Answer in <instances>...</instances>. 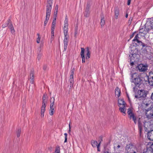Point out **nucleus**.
<instances>
[{
  "mask_svg": "<svg viewBox=\"0 0 153 153\" xmlns=\"http://www.w3.org/2000/svg\"><path fill=\"white\" fill-rule=\"evenodd\" d=\"M143 73H141L137 76V74L136 73L133 74L132 75L131 77L132 79V82L134 83L136 86H137L140 88V86L142 85H143Z\"/></svg>",
  "mask_w": 153,
  "mask_h": 153,
  "instance_id": "f257e3e1",
  "label": "nucleus"
},
{
  "mask_svg": "<svg viewBox=\"0 0 153 153\" xmlns=\"http://www.w3.org/2000/svg\"><path fill=\"white\" fill-rule=\"evenodd\" d=\"M53 0H47V3L46 8V18L44 22V26H45L48 23L50 16L51 10L52 8V1Z\"/></svg>",
  "mask_w": 153,
  "mask_h": 153,
  "instance_id": "f03ea898",
  "label": "nucleus"
},
{
  "mask_svg": "<svg viewBox=\"0 0 153 153\" xmlns=\"http://www.w3.org/2000/svg\"><path fill=\"white\" fill-rule=\"evenodd\" d=\"M129 56L130 57V64L131 66H133L134 64V62L139 60L140 56L138 54L132 53L131 55H129Z\"/></svg>",
  "mask_w": 153,
  "mask_h": 153,
  "instance_id": "7ed1b4c3",
  "label": "nucleus"
},
{
  "mask_svg": "<svg viewBox=\"0 0 153 153\" xmlns=\"http://www.w3.org/2000/svg\"><path fill=\"white\" fill-rule=\"evenodd\" d=\"M144 47H145V48H144V56L147 58L150 59L152 57V56L151 55L152 48L150 46L145 45L144 44Z\"/></svg>",
  "mask_w": 153,
  "mask_h": 153,
  "instance_id": "20e7f679",
  "label": "nucleus"
},
{
  "mask_svg": "<svg viewBox=\"0 0 153 153\" xmlns=\"http://www.w3.org/2000/svg\"><path fill=\"white\" fill-rule=\"evenodd\" d=\"M135 97L136 98L138 99L140 101L138 106V109L140 112H143V94L142 93V95L141 96H139L138 94L135 95Z\"/></svg>",
  "mask_w": 153,
  "mask_h": 153,
  "instance_id": "39448f33",
  "label": "nucleus"
},
{
  "mask_svg": "<svg viewBox=\"0 0 153 153\" xmlns=\"http://www.w3.org/2000/svg\"><path fill=\"white\" fill-rule=\"evenodd\" d=\"M153 29V18L148 19L145 25V29L148 31L149 30Z\"/></svg>",
  "mask_w": 153,
  "mask_h": 153,
  "instance_id": "423d86ee",
  "label": "nucleus"
},
{
  "mask_svg": "<svg viewBox=\"0 0 153 153\" xmlns=\"http://www.w3.org/2000/svg\"><path fill=\"white\" fill-rule=\"evenodd\" d=\"M126 150L128 153H136L137 149L131 143H129L126 145Z\"/></svg>",
  "mask_w": 153,
  "mask_h": 153,
  "instance_id": "0eeeda50",
  "label": "nucleus"
},
{
  "mask_svg": "<svg viewBox=\"0 0 153 153\" xmlns=\"http://www.w3.org/2000/svg\"><path fill=\"white\" fill-rule=\"evenodd\" d=\"M146 76L144 79L146 84H148L151 86H153V76L149 77V76H147L146 74Z\"/></svg>",
  "mask_w": 153,
  "mask_h": 153,
  "instance_id": "6e6552de",
  "label": "nucleus"
},
{
  "mask_svg": "<svg viewBox=\"0 0 153 153\" xmlns=\"http://www.w3.org/2000/svg\"><path fill=\"white\" fill-rule=\"evenodd\" d=\"M146 111V117L148 119H151L153 117V111L152 110V108L151 106L147 109H145Z\"/></svg>",
  "mask_w": 153,
  "mask_h": 153,
  "instance_id": "1a4fd4ad",
  "label": "nucleus"
},
{
  "mask_svg": "<svg viewBox=\"0 0 153 153\" xmlns=\"http://www.w3.org/2000/svg\"><path fill=\"white\" fill-rule=\"evenodd\" d=\"M68 20L67 16L65 17V19L64 21V27L63 28V32L64 35H68Z\"/></svg>",
  "mask_w": 153,
  "mask_h": 153,
  "instance_id": "9d476101",
  "label": "nucleus"
},
{
  "mask_svg": "<svg viewBox=\"0 0 153 153\" xmlns=\"http://www.w3.org/2000/svg\"><path fill=\"white\" fill-rule=\"evenodd\" d=\"M144 153H153V143L150 142L147 145V149Z\"/></svg>",
  "mask_w": 153,
  "mask_h": 153,
  "instance_id": "9b49d317",
  "label": "nucleus"
},
{
  "mask_svg": "<svg viewBox=\"0 0 153 153\" xmlns=\"http://www.w3.org/2000/svg\"><path fill=\"white\" fill-rule=\"evenodd\" d=\"M140 120V118H139L138 120V127L139 131V138L143 137V126Z\"/></svg>",
  "mask_w": 153,
  "mask_h": 153,
  "instance_id": "f8f14e48",
  "label": "nucleus"
},
{
  "mask_svg": "<svg viewBox=\"0 0 153 153\" xmlns=\"http://www.w3.org/2000/svg\"><path fill=\"white\" fill-rule=\"evenodd\" d=\"M90 7V5L88 4L84 13V16L86 17H88L90 15V11H89V9Z\"/></svg>",
  "mask_w": 153,
  "mask_h": 153,
  "instance_id": "ddd939ff",
  "label": "nucleus"
},
{
  "mask_svg": "<svg viewBox=\"0 0 153 153\" xmlns=\"http://www.w3.org/2000/svg\"><path fill=\"white\" fill-rule=\"evenodd\" d=\"M65 38L64 40V51H65L67 48V47L68 44V35H64Z\"/></svg>",
  "mask_w": 153,
  "mask_h": 153,
  "instance_id": "4468645a",
  "label": "nucleus"
},
{
  "mask_svg": "<svg viewBox=\"0 0 153 153\" xmlns=\"http://www.w3.org/2000/svg\"><path fill=\"white\" fill-rule=\"evenodd\" d=\"M37 54V59L39 61L41 59L42 55V52L40 47H39L38 48Z\"/></svg>",
  "mask_w": 153,
  "mask_h": 153,
  "instance_id": "2eb2a0df",
  "label": "nucleus"
},
{
  "mask_svg": "<svg viewBox=\"0 0 153 153\" xmlns=\"http://www.w3.org/2000/svg\"><path fill=\"white\" fill-rule=\"evenodd\" d=\"M81 51L80 52V55L82 58V62L84 63L85 62V58L84 54L85 49L84 48H81Z\"/></svg>",
  "mask_w": 153,
  "mask_h": 153,
  "instance_id": "dca6fc26",
  "label": "nucleus"
},
{
  "mask_svg": "<svg viewBox=\"0 0 153 153\" xmlns=\"http://www.w3.org/2000/svg\"><path fill=\"white\" fill-rule=\"evenodd\" d=\"M147 137L149 140L153 141V130L148 132Z\"/></svg>",
  "mask_w": 153,
  "mask_h": 153,
  "instance_id": "f3484780",
  "label": "nucleus"
},
{
  "mask_svg": "<svg viewBox=\"0 0 153 153\" xmlns=\"http://www.w3.org/2000/svg\"><path fill=\"white\" fill-rule=\"evenodd\" d=\"M85 52L86 53L85 55V58L86 59H88L90 57L91 55V52L89 47H87L86 49Z\"/></svg>",
  "mask_w": 153,
  "mask_h": 153,
  "instance_id": "a211bd4d",
  "label": "nucleus"
},
{
  "mask_svg": "<svg viewBox=\"0 0 153 153\" xmlns=\"http://www.w3.org/2000/svg\"><path fill=\"white\" fill-rule=\"evenodd\" d=\"M120 146L117 144H115L114 145V149L115 152H120Z\"/></svg>",
  "mask_w": 153,
  "mask_h": 153,
  "instance_id": "6ab92c4d",
  "label": "nucleus"
},
{
  "mask_svg": "<svg viewBox=\"0 0 153 153\" xmlns=\"http://www.w3.org/2000/svg\"><path fill=\"white\" fill-rule=\"evenodd\" d=\"M8 28L10 29L11 32L12 34H13L15 33L14 27L13 25L12 22H10L8 25Z\"/></svg>",
  "mask_w": 153,
  "mask_h": 153,
  "instance_id": "aec40b11",
  "label": "nucleus"
},
{
  "mask_svg": "<svg viewBox=\"0 0 153 153\" xmlns=\"http://www.w3.org/2000/svg\"><path fill=\"white\" fill-rule=\"evenodd\" d=\"M135 43L136 46H138L139 45L142 46V48L141 50V52H142L143 51L142 48L143 47V42L141 41L138 40H137V41L136 42H135Z\"/></svg>",
  "mask_w": 153,
  "mask_h": 153,
  "instance_id": "412c9836",
  "label": "nucleus"
},
{
  "mask_svg": "<svg viewBox=\"0 0 153 153\" xmlns=\"http://www.w3.org/2000/svg\"><path fill=\"white\" fill-rule=\"evenodd\" d=\"M46 107V105H45L44 104L42 105V106L41 109V116L42 117H44V113L45 111V108Z\"/></svg>",
  "mask_w": 153,
  "mask_h": 153,
  "instance_id": "4be33fe9",
  "label": "nucleus"
},
{
  "mask_svg": "<svg viewBox=\"0 0 153 153\" xmlns=\"http://www.w3.org/2000/svg\"><path fill=\"white\" fill-rule=\"evenodd\" d=\"M137 68H138L140 72L143 71V64H140L138 65Z\"/></svg>",
  "mask_w": 153,
  "mask_h": 153,
  "instance_id": "5701e85b",
  "label": "nucleus"
},
{
  "mask_svg": "<svg viewBox=\"0 0 153 153\" xmlns=\"http://www.w3.org/2000/svg\"><path fill=\"white\" fill-rule=\"evenodd\" d=\"M119 13V10L118 8L116 7L115 9L114 10V14H115V18L116 19H117Z\"/></svg>",
  "mask_w": 153,
  "mask_h": 153,
  "instance_id": "b1692460",
  "label": "nucleus"
},
{
  "mask_svg": "<svg viewBox=\"0 0 153 153\" xmlns=\"http://www.w3.org/2000/svg\"><path fill=\"white\" fill-rule=\"evenodd\" d=\"M120 91L118 87H117L115 89V94L117 96V97L120 96Z\"/></svg>",
  "mask_w": 153,
  "mask_h": 153,
  "instance_id": "393cba45",
  "label": "nucleus"
},
{
  "mask_svg": "<svg viewBox=\"0 0 153 153\" xmlns=\"http://www.w3.org/2000/svg\"><path fill=\"white\" fill-rule=\"evenodd\" d=\"M118 103L119 105V106L120 107V105H122L123 106H125L126 103L123 100H118Z\"/></svg>",
  "mask_w": 153,
  "mask_h": 153,
  "instance_id": "a878e982",
  "label": "nucleus"
},
{
  "mask_svg": "<svg viewBox=\"0 0 153 153\" xmlns=\"http://www.w3.org/2000/svg\"><path fill=\"white\" fill-rule=\"evenodd\" d=\"M127 113L129 115V117L130 119H131L132 116L134 115L132 113V111L131 108H128V109Z\"/></svg>",
  "mask_w": 153,
  "mask_h": 153,
  "instance_id": "bb28decb",
  "label": "nucleus"
},
{
  "mask_svg": "<svg viewBox=\"0 0 153 153\" xmlns=\"http://www.w3.org/2000/svg\"><path fill=\"white\" fill-rule=\"evenodd\" d=\"M69 81L70 83V88L72 87L74 84L73 76H70Z\"/></svg>",
  "mask_w": 153,
  "mask_h": 153,
  "instance_id": "cd10ccee",
  "label": "nucleus"
},
{
  "mask_svg": "<svg viewBox=\"0 0 153 153\" xmlns=\"http://www.w3.org/2000/svg\"><path fill=\"white\" fill-rule=\"evenodd\" d=\"M54 108L53 106H50V109L49 110V114L51 115H52L53 114V112H54Z\"/></svg>",
  "mask_w": 153,
  "mask_h": 153,
  "instance_id": "c85d7f7f",
  "label": "nucleus"
},
{
  "mask_svg": "<svg viewBox=\"0 0 153 153\" xmlns=\"http://www.w3.org/2000/svg\"><path fill=\"white\" fill-rule=\"evenodd\" d=\"M91 143L92 146L93 147H96L97 145V142L96 141H95L94 140H92L91 141Z\"/></svg>",
  "mask_w": 153,
  "mask_h": 153,
  "instance_id": "c756f323",
  "label": "nucleus"
},
{
  "mask_svg": "<svg viewBox=\"0 0 153 153\" xmlns=\"http://www.w3.org/2000/svg\"><path fill=\"white\" fill-rule=\"evenodd\" d=\"M125 107H126L125 106H123V107H120V108H119V110L121 112H122L123 114H123L124 115H125V114H126Z\"/></svg>",
  "mask_w": 153,
  "mask_h": 153,
  "instance_id": "7c9ffc66",
  "label": "nucleus"
},
{
  "mask_svg": "<svg viewBox=\"0 0 153 153\" xmlns=\"http://www.w3.org/2000/svg\"><path fill=\"white\" fill-rule=\"evenodd\" d=\"M55 26L52 25L51 27V39H53V37L54 36V30L55 29Z\"/></svg>",
  "mask_w": 153,
  "mask_h": 153,
  "instance_id": "2f4dec72",
  "label": "nucleus"
},
{
  "mask_svg": "<svg viewBox=\"0 0 153 153\" xmlns=\"http://www.w3.org/2000/svg\"><path fill=\"white\" fill-rule=\"evenodd\" d=\"M55 101V98L54 97H52L50 99V102L51 104L50 106H53L54 103Z\"/></svg>",
  "mask_w": 153,
  "mask_h": 153,
  "instance_id": "473e14b6",
  "label": "nucleus"
},
{
  "mask_svg": "<svg viewBox=\"0 0 153 153\" xmlns=\"http://www.w3.org/2000/svg\"><path fill=\"white\" fill-rule=\"evenodd\" d=\"M29 78L30 79H34V71H33L31 70L30 71Z\"/></svg>",
  "mask_w": 153,
  "mask_h": 153,
  "instance_id": "72a5a7b5",
  "label": "nucleus"
},
{
  "mask_svg": "<svg viewBox=\"0 0 153 153\" xmlns=\"http://www.w3.org/2000/svg\"><path fill=\"white\" fill-rule=\"evenodd\" d=\"M45 98H46V95L45 94H44L42 97V105L44 104L45 105Z\"/></svg>",
  "mask_w": 153,
  "mask_h": 153,
  "instance_id": "f704fd0d",
  "label": "nucleus"
},
{
  "mask_svg": "<svg viewBox=\"0 0 153 153\" xmlns=\"http://www.w3.org/2000/svg\"><path fill=\"white\" fill-rule=\"evenodd\" d=\"M105 19L103 17L101 19V25L102 26H103L105 24Z\"/></svg>",
  "mask_w": 153,
  "mask_h": 153,
  "instance_id": "c9c22d12",
  "label": "nucleus"
},
{
  "mask_svg": "<svg viewBox=\"0 0 153 153\" xmlns=\"http://www.w3.org/2000/svg\"><path fill=\"white\" fill-rule=\"evenodd\" d=\"M138 35H140V34H137L134 37V39L132 41L133 42H135L137 41V40H138L137 38H138Z\"/></svg>",
  "mask_w": 153,
  "mask_h": 153,
  "instance_id": "e433bc0d",
  "label": "nucleus"
},
{
  "mask_svg": "<svg viewBox=\"0 0 153 153\" xmlns=\"http://www.w3.org/2000/svg\"><path fill=\"white\" fill-rule=\"evenodd\" d=\"M110 150L108 149H105L104 151L103 152V153H110Z\"/></svg>",
  "mask_w": 153,
  "mask_h": 153,
  "instance_id": "4c0bfd02",
  "label": "nucleus"
},
{
  "mask_svg": "<svg viewBox=\"0 0 153 153\" xmlns=\"http://www.w3.org/2000/svg\"><path fill=\"white\" fill-rule=\"evenodd\" d=\"M21 132V129H19L17 131V137H19L20 136V134Z\"/></svg>",
  "mask_w": 153,
  "mask_h": 153,
  "instance_id": "58836bf2",
  "label": "nucleus"
},
{
  "mask_svg": "<svg viewBox=\"0 0 153 153\" xmlns=\"http://www.w3.org/2000/svg\"><path fill=\"white\" fill-rule=\"evenodd\" d=\"M143 90H139L138 91V94L139 95V96H141L142 95V93L143 94Z\"/></svg>",
  "mask_w": 153,
  "mask_h": 153,
  "instance_id": "ea45409f",
  "label": "nucleus"
},
{
  "mask_svg": "<svg viewBox=\"0 0 153 153\" xmlns=\"http://www.w3.org/2000/svg\"><path fill=\"white\" fill-rule=\"evenodd\" d=\"M37 35L38 36V37L37 38L36 42L38 43H39L40 42V38L39 37V33H37Z\"/></svg>",
  "mask_w": 153,
  "mask_h": 153,
  "instance_id": "a19ab883",
  "label": "nucleus"
},
{
  "mask_svg": "<svg viewBox=\"0 0 153 153\" xmlns=\"http://www.w3.org/2000/svg\"><path fill=\"white\" fill-rule=\"evenodd\" d=\"M148 67V65L147 64L144 65V72L146 71L147 70V68Z\"/></svg>",
  "mask_w": 153,
  "mask_h": 153,
  "instance_id": "79ce46f5",
  "label": "nucleus"
},
{
  "mask_svg": "<svg viewBox=\"0 0 153 153\" xmlns=\"http://www.w3.org/2000/svg\"><path fill=\"white\" fill-rule=\"evenodd\" d=\"M74 70L75 69L74 68H73L71 69V75L70 76H73Z\"/></svg>",
  "mask_w": 153,
  "mask_h": 153,
  "instance_id": "37998d69",
  "label": "nucleus"
},
{
  "mask_svg": "<svg viewBox=\"0 0 153 153\" xmlns=\"http://www.w3.org/2000/svg\"><path fill=\"white\" fill-rule=\"evenodd\" d=\"M9 24V22H6L3 24L2 25V27L3 28H5L7 26H8V25Z\"/></svg>",
  "mask_w": 153,
  "mask_h": 153,
  "instance_id": "c03bdc74",
  "label": "nucleus"
},
{
  "mask_svg": "<svg viewBox=\"0 0 153 153\" xmlns=\"http://www.w3.org/2000/svg\"><path fill=\"white\" fill-rule=\"evenodd\" d=\"M64 135L65 137V140L64 141V143H65L67 142V134L66 133H65L64 134Z\"/></svg>",
  "mask_w": 153,
  "mask_h": 153,
  "instance_id": "a18cd8bd",
  "label": "nucleus"
},
{
  "mask_svg": "<svg viewBox=\"0 0 153 153\" xmlns=\"http://www.w3.org/2000/svg\"><path fill=\"white\" fill-rule=\"evenodd\" d=\"M102 137L101 136L99 137V139L98 140V141L99 142V143L98 144H100V145L101 142H102Z\"/></svg>",
  "mask_w": 153,
  "mask_h": 153,
  "instance_id": "49530a36",
  "label": "nucleus"
},
{
  "mask_svg": "<svg viewBox=\"0 0 153 153\" xmlns=\"http://www.w3.org/2000/svg\"><path fill=\"white\" fill-rule=\"evenodd\" d=\"M59 147H58L56 149L54 153H59Z\"/></svg>",
  "mask_w": 153,
  "mask_h": 153,
  "instance_id": "de8ad7c7",
  "label": "nucleus"
},
{
  "mask_svg": "<svg viewBox=\"0 0 153 153\" xmlns=\"http://www.w3.org/2000/svg\"><path fill=\"white\" fill-rule=\"evenodd\" d=\"M132 20V17H130L128 21V23L129 24V25H130L131 24V21Z\"/></svg>",
  "mask_w": 153,
  "mask_h": 153,
  "instance_id": "09e8293b",
  "label": "nucleus"
},
{
  "mask_svg": "<svg viewBox=\"0 0 153 153\" xmlns=\"http://www.w3.org/2000/svg\"><path fill=\"white\" fill-rule=\"evenodd\" d=\"M126 95H127V97L128 98V102H129V103L130 104H131V101L129 97V96L128 94L127 93L126 94Z\"/></svg>",
  "mask_w": 153,
  "mask_h": 153,
  "instance_id": "8fccbe9b",
  "label": "nucleus"
},
{
  "mask_svg": "<svg viewBox=\"0 0 153 153\" xmlns=\"http://www.w3.org/2000/svg\"><path fill=\"white\" fill-rule=\"evenodd\" d=\"M57 13H58V10H55V12L54 13V17H56Z\"/></svg>",
  "mask_w": 153,
  "mask_h": 153,
  "instance_id": "3c124183",
  "label": "nucleus"
},
{
  "mask_svg": "<svg viewBox=\"0 0 153 153\" xmlns=\"http://www.w3.org/2000/svg\"><path fill=\"white\" fill-rule=\"evenodd\" d=\"M100 144H98L97 146V151L99 152L100 151Z\"/></svg>",
  "mask_w": 153,
  "mask_h": 153,
  "instance_id": "603ef678",
  "label": "nucleus"
},
{
  "mask_svg": "<svg viewBox=\"0 0 153 153\" xmlns=\"http://www.w3.org/2000/svg\"><path fill=\"white\" fill-rule=\"evenodd\" d=\"M131 118H132L133 120L134 121L137 120L136 118L134 115L132 116Z\"/></svg>",
  "mask_w": 153,
  "mask_h": 153,
  "instance_id": "864d4df0",
  "label": "nucleus"
},
{
  "mask_svg": "<svg viewBox=\"0 0 153 153\" xmlns=\"http://www.w3.org/2000/svg\"><path fill=\"white\" fill-rule=\"evenodd\" d=\"M47 68V65H44L43 67V70L45 71L46 70Z\"/></svg>",
  "mask_w": 153,
  "mask_h": 153,
  "instance_id": "5fc2aeb1",
  "label": "nucleus"
},
{
  "mask_svg": "<svg viewBox=\"0 0 153 153\" xmlns=\"http://www.w3.org/2000/svg\"><path fill=\"white\" fill-rule=\"evenodd\" d=\"M143 30L142 29V28H141V29H140L139 30V33H140L139 34H140V33H143Z\"/></svg>",
  "mask_w": 153,
  "mask_h": 153,
  "instance_id": "6e6d98bb",
  "label": "nucleus"
},
{
  "mask_svg": "<svg viewBox=\"0 0 153 153\" xmlns=\"http://www.w3.org/2000/svg\"><path fill=\"white\" fill-rule=\"evenodd\" d=\"M30 83L32 84H33L34 82V79H30Z\"/></svg>",
  "mask_w": 153,
  "mask_h": 153,
  "instance_id": "4d7b16f0",
  "label": "nucleus"
},
{
  "mask_svg": "<svg viewBox=\"0 0 153 153\" xmlns=\"http://www.w3.org/2000/svg\"><path fill=\"white\" fill-rule=\"evenodd\" d=\"M77 28H75V32H74V36H76V35L77 34Z\"/></svg>",
  "mask_w": 153,
  "mask_h": 153,
  "instance_id": "13d9d810",
  "label": "nucleus"
},
{
  "mask_svg": "<svg viewBox=\"0 0 153 153\" xmlns=\"http://www.w3.org/2000/svg\"><path fill=\"white\" fill-rule=\"evenodd\" d=\"M58 5L56 4L55 7V10H58Z\"/></svg>",
  "mask_w": 153,
  "mask_h": 153,
  "instance_id": "bf43d9fd",
  "label": "nucleus"
},
{
  "mask_svg": "<svg viewBox=\"0 0 153 153\" xmlns=\"http://www.w3.org/2000/svg\"><path fill=\"white\" fill-rule=\"evenodd\" d=\"M131 0H128L127 4L128 5H129L130 4Z\"/></svg>",
  "mask_w": 153,
  "mask_h": 153,
  "instance_id": "052dcab7",
  "label": "nucleus"
},
{
  "mask_svg": "<svg viewBox=\"0 0 153 153\" xmlns=\"http://www.w3.org/2000/svg\"><path fill=\"white\" fill-rule=\"evenodd\" d=\"M56 23V22L53 21V22H52V25L55 26Z\"/></svg>",
  "mask_w": 153,
  "mask_h": 153,
  "instance_id": "680f3d73",
  "label": "nucleus"
},
{
  "mask_svg": "<svg viewBox=\"0 0 153 153\" xmlns=\"http://www.w3.org/2000/svg\"><path fill=\"white\" fill-rule=\"evenodd\" d=\"M134 33H132V34L130 36V39H131V38H132L134 36Z\"/></svg>",
  "mask_w": 153,
  "mask_h": 153,
  "instance_id": "e2e57ef3",
  "label": "nucleus"
},
{
  "mask_svg": "<svg viewBox=\"0 0 153 153\" xmlns=\"http://www.w3.org/2000/svg\"><path fill=\"white\" fill-rule=\"evenodd\" d=\"M10 21H11L10 19H8L7 21V22H9V23H10V22H11Z\"/></svg>",
  "mask_w": 153,
  "mask_h": 153,
  "instance_id": "0e129e2a",
  "label": "nucleus"
},
{
  "mask_svg": "<svg viewBox=\"0 0 153 153\" xmlns=\"http://www.w3.org/2000/svg\"><path fill=\"white\" fill-rule=\"evenodd\" d=\"M56 17H54L53 19V21L56 22Z\"/></svg>",
  "mask_w": 153,
  "mask_h": 153,
  "instance_id": "69168bd1",
  "label": "nucleus"
},
{
  "mask_svg": "<svg viewBox=\"0 0 153 153\" xmlns=\"http://www.w3.org/2000/svg\"><path fill=\"white\" fill-rule=\"evenodd\" d=\"M151 97V99L153 100V93L152 94Z\"/></svg>",
  "mask_w": 153,
  "mask_h": 153,
  "instance_id": "338daca9",
  "label": "nucleus"
},
{
  "mask_svg": "<svg viewBox=\"0 0 153 153\" xmlns=\"http://www.w3.org/2000/svg\"><path fill=\"white\" fill-rule=\"evenodd\" d=\"M150 104H148V103H146V104H145V105L146 106H149V105Z\"/></svg>",
  "mask_w": 153,
  "mask_h": 153,
  "instance_id": "774afa93",
  "label": "nucleus"
}]
</instances>
